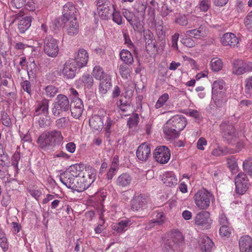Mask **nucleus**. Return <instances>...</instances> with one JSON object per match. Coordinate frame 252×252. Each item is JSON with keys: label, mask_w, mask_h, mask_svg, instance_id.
I'll use <instances>...</instances> for the list:
<instances>
[{"label": "nucleus", "mask_w": 252, "mask_h": 252, "mask_svg": "<svg viewBox=\"0 0 252 252\" xmlns=\"http://www.w3.org/2000/svg\"><path fill=\"white\" fill-rule=\"evenodd\" d=\"M63 137L61 131L54 129L43 132L39 136L37 143L44 150H49L63 143Z\"/></svg>", "instance_id": "f257e3e1"}, {"label": "nucleus", "mask_w": 252, "mask_h": 252, "mask_svg": "<svg viewBox=\"0 0 252 252\" xmlns=\"http://www.w3.org/2000/svg\"><path fill=\"white\" fill-rule=\"evenodd\" d=\"M82 175L77 178L79 184H77L79 192L88 189L96 179V171L95 169L90 166L85 167L82 170Z\"/></svg>", "instance_id": "f03ea898"}, {"label": "nucleus", "mask_w": 252, "mask_h": 252, "mask_svg": "<svg viewBox=\"0 0 252 252\" xmlns=\"http://www.w3.org/2000/svg\"><path fill=\"white\" fill-rule=\"evenodd\" d=\"M183 237L181 233H176L170 239L166 240L162 248V252H181Z\"/></svg>", "instance_id": "7ed1b4c3"}, {"label": "nucleus", "mask_w": 252, "mask_h": 252, "mask_svg": "<svg viewBox=\"0 0 252 252\" xmlns=\"http://www.w3.org/2000/svg\"><path fill=\"white\" fill-rule=\"evenodd\" d=\"M70 103L68 97L64 94H59L52 104L51 112L55 117H60L63 112L68 111Z\"/></svg>", "instance_id": "20e7f679"}, {"label": "nucleus", "mask_w": 252, "mask_h": 252, "mask_svg": "<svg viewBox=\"0 0 252 252\" xmlns=\"http://www.w3.org/2000/svg\"><path fill=\"white\" fill-rule=\"evenodd\" d=\"M193 200L196 206L200 210H206L209 206L211 201L214 200V196L205 189L197 191L193 196Z\"/></svg>", "instance_id": "39448f33"}, {"label": "nucleus", "mask_w": 252, "mask_h": 252, "mask_svg": "<svg viewBox=\"0 0 252 252\" xmlns=\"http://www.w3.org/2000/svg\"><path fill=\"white\" fill-rule=\"evenodd\" d=\"M43 50L48 56L56 57L59 52L58 40L51 35L46 36L44 40Z\"/></svg>", "instance_id": "423d86ee"}, {"label": "nucleus", "mask_w": 252, "mask_h": 252, "mask_svg": "<svg viewBox=\"0 0 252 252\" xmlns=\"http://www.w3.org/2000/svg\"><path fill=\"white\" fill-rule=\"evenodd\" d=\"M194 224L203 229L210 228L212 220L208 211H202L198 212L194 218Z\"/></svg>", "instance_id": "0eeeda50"}, {"label": "nucleus", "mask_w": 252, "mask_h": 252, "mask_svg": "<svg viewBox=\"0 0 252 252\" xmlns=\"http://www.w3.org/2000/svg\"><path fill=\"white\" fill-rule=\"evenodd\" d=\"M235 191L239 194H244L250 186L247 175L243 172L239 173L235 178Z\"/></svg>", "instance_id": "6e6552de"}, {"label": "nucleus", "mask_w": 252, "mask_h": 252, "mask_svg": "<svg viewBox=\"0 0 252 252\" xmlns=\"http://www.w3.org/2000/svg\"><path fill=\"white\" fill-rule=\"evenodd\" d=\"M97 12L102 20H108L111 16L110 7L113 3L109 0H96Z\"/></svg>", "instance_id": "1a4fd4ad"}, {"label": "nucleus", "mask_w": 252, "mask_h": 252, "mask_svg": "<svg viewBox=\"0 0 252 252\" xmlns=\"http://www.w3.org/2000/svg\"><path fill=\"white\" fill-rule=\"evenodd\" d=\"M252 70V63L241 60H234L232 64V73L236 75H242Z\"/></svg>", "instance_id": "9d476101"}, {"label": "nucleus", "mask_w": 252, "mask_h": 252, "mask_svg": "<svg viewBox=\"0 0 252 252\" xmlns=\"http://www.w3.org/2000/svg\"><path fill=\"white\" fill-rule=\"evenodd\" d=\"M153 155L156 160L161 164L167 163L170 158V150L164 146L157 147Z\"/></svg>", "instance_id": "9b49d317"}, {"label": "nucleus", "mask_w": 252, "mask_h": 252, "mask_svg": "<svg viewBox=\"0 0 252 252\" xmlns=\"http://www.w3.org/2000/svg\"><path fill=\"white\" fill-rule=\"evenodd\" d=\"M77 67L76 62L73 59L67 60L62 69L63 77L66 79H73L75 76Z\"/></svg>", "instance_id": "f8f14e48"}, {"label": "nucleus", "mask_w": 252, "mask_h": 252, "mask_svg": "<svg viewBox=\"0 0 252 252\" xmlns=\"http://www.w3.org/2000/svg\"><path fill=\"white\" fill-rule=\"evenodd\" d=\"M220 132L225 140L230 142L235 138V129L233 125L228 122H224L220 125Z\"/></svg>", "instance_id": "ddd939ff"}, {"label": "nucleus", "mask_w": 252, "mask_h": 252, "mask_svg": "<svg viewBox=\"0 0 252 252\" xmlns=\"http://www.w3.org/2000/svg\"><path fill=\"white\" fill-rule=\"evenodd\" d=\"M151 154V149L150 144L143 143L140 144L136 151V155L139 160L146 162L148 160Z\"/></svg>", "instance_id": "4468645a"}, {"label": "nucleus", "mask_w": 252, "mask_h": 252, "mask_svg": "<svg viewBox=\"0 0 252 252\" xmlns=\"http://www.w3.org/2000/svg\"><path fill=\"white\" fill-rule=\"evenodd\" d=\"M65 22V29L67 34L70 37H73L79 32V25L76 18L70 17Z\"/></svg>", "instance_id": "2eb2a0df"}, {"label": "nucleus", "mask_w": 252, "mask_h": 252, "mask_svg": "<svg viewBox=\"0 0 252 252\" xmlns=\"http://www.w3.org/2000/svg\"><path fill=\"white\" fill-rule=\"evenodd\" d=\"M71 116L75 119H79L84 110V105L82 100L79 98L72 99L70 104Z\"/></svg>", "instance_id": "dca6fc26"}, {"label": "nucleus", "mask_w": 252, "mask_h": 252, "mask_svg": "<svg viewBox=\"0 0 252 252\" xmlns=\"http://www.w3.org/2000/svg\"><path fill=\"white\" fill-rule=\"evenodd\" d=\"M22 16L23 14L21 12L16 15V19L19 20L18 29L21 33H25L29 29L32 19L30 16Z\"/></svg>", "instance_id": "f3484780"}, {"label": "nucleus", "mask_w": 252, "mask_h": 252, "mask_svg": "<svg viewBox=\"0 0 252 252\" xmlns=\"http://www.w3.org/2000/svg\"><path fill=\"white\" fill-rule=\"evenodd\" d=\"M230 95L226 92L220 94H212V98L216 108H221L224 107L227 102Z\"/></svg>", "instance_id": "a211bd4d"}, {"label": "nucleus", "mask_w": 252, "mask_h": 252, "mask_svg": "<svg viewBox=\"0 0 252 252\" xmlns=\"http://www.w3.org/2000/svg\"><path fill=\"white\" fill-rule=\"evenodd\" d=\"M167 123L172 126L179 132L182 130L186 126V118L182 115H176L169 119Z\"/></svg>", "instance_id": "6ab92c4d"}, {"label": "nucleus", "mask_w": 252, "mask_h": 252, "mask_svg": "<svg viewBox=\"0 0 252 252\" xmlns=\"http://www.w3.org/2000/svg\"><path fill=\"white\" fill-rule=\"evenodd\" d=\"M49 100L44 97L40 100H37L35 104L34 114L35 115H47L49 112Z\"/></svg>", "instance_id": "aec40b11"}, {"label": "nucleus", "mask_w": 252, "mask_h": 252, "mask_svg": "<svg viewBox=\"0 0 252 252\" xmlns=\"http://www.w3.org/2000/svg\"><path fill=\"white\" fill-rule=\"evenodd\" d=\"M147 199L142 195L136 196L131 200V209L133 211L143 210L147 207Z\"/></svg>", "instance_id": "412c9836"}, {"label": "nucleus", "mask_w": 252, "mask_h": 252, "mask_svg": "<svg viewBox=\"0 0 252 252\" xmlns=\"http://www.w3.org/2000/svg\"><path fill=\"white\" fill-rule=\"evenodd\" d=\"M76 63V65L78 68H82L85 66L88 61L89 55L86 50L80 49L75 58L73 59Z\"/></svg>", "instance_id": "4be33fe9"}, {"label": "nucleus", "mask_w": 252, "mask_h": 252, "mask_svg": "<svg viewBox=\"0 0 252 252\" xmlns=\"http://www.w3.org/2000/svg\"><path fill=\"white\" fill-rule=\"evenodd\" d=\"M199 246L202 252H213L215 245L212 240L207 236H203L200 240Z\"/></svg>", "instance_id": "5701e85b"}, {"label": "nucleus", "mask_w": 252, "mask_h": 252, "mask_svg": "<svg viewBox=\"0 0 252 252\" xmlns=\"http://www.w3.org/2000/svg\"><path fill=\"white\" fill-rule=\"evenodd\" d=\"M186 34L195 39H201L207 35V29L205 26L201 25L198 29L186 31Z\"/></svg>", "instance_id": "b1692460"}, {"label": "nucleus", "mask_w": 252, "mask_h": 252, "mask_svg": "<svg viewBox=\"0 0 252 252\" xmlns=\"http://www.w3.org/2000/svg\"><path fill=\"white\" fill-rule=\"evenodd\" d=\"M239 244L240 252H252V239L250 236L241 237Z\"/></svg>", "instance_id": "393cba45"}, {"label": "nucleus", "mask_w": 252, "mask_h": 252, "mask_svg": "<svg viewBox=\"0 0 252 252\" xmlns=\"http://www.w3.org/2000/svg\"><path fill=\"white\" fill-rule=\"evenodd\" d=\"M132 181V177L127 173L120 175L116 180V184L122 188H126L130 186Z\"/></svg>", "instance_id": "a878e982"}, {"label": "nucleus", "mask_w": 252, "mask_h": 252, "mask_svg": "<svg viewBox=\"0 0 252 252\" xmlns=\"http://www.w3.org/2000/svg\"><path fill=\"white\" fill-rule=\"evenodd\" d=\"M221 42L223 46H234L238 43V39L232 33H226L221 38Z\"/></svg>", "instance_id": "bb28decb"}, {"label": "nucleus", "mask_w": 252, "mask_h": 252, "mask_svg": "<svg viewBox=\"0 0 252 252\" xmlns=\"http://www.w3.org/2000/svg\"><path fill=\"white\" fill-rule=\"evenodd\" d=\"M90 127L94 131H100L104 126L103 120L99 115H94L89 120Z\"/></svg>", "instance_id": "cd10ccee"}, {"label": "nucleus", "mask_w": 252, "mask_h": 252, "mask_svg": "<svg viewBox=\"0 0 252 252\" xmlns=\"http://www.w3.org/2000/svg\"><path fill=\"white\" fill-rule=\"evenodd\" d=\"M163 132L167 139H175L178 137L179 131L167 123L163 126Z\"/></svg>", "instance_id": "c85d7f7f"}, {"label": "nucleus", "mask_w": 252, "mask_h": 252, "mask_svg": "<svg viewBox=\"0 0 252 252\" xmlns=\"http://www.w3.org/2000/svg\"><path fill=\"white\" fill-rule=\"evenodd\" d=\"M162 181L167 186L171 187L177 185L178 180L175 174L171 171L166 172L163 174Z\"/></svg>", "instance_id": "c756f323"}, {"label": "nucleus", "mask_w": 252, "mask_h": 252, "mask_svg": "<svg viewBox=\"0 0 252 252\" xmlns=\"http://www.w3.org/2000/svg\"><path fill=\"white\" fill-rule=\"evenodd\" d=\"M131 223L128 220H122L118 223L112 225V229L118 233H122L126 231Z\"/></svg>", "instance_id": "7c9ffc66"}, {"label": "nucleus", "mask_w": 252, "mask_h": 252, "mask_svg": "<svg viewBox=\"0 0 252 252\" xmlns=\"http://www.w3.org/2000/svg\"><path fill=\"white\" fill-rule=\"evenodd\" d=\"M75 12V8L72 2H67L65 4L63 8V14L64 20L71 19L70 17H73L72 15Z\"/></svg>", "instance_id": "2f4dec72"}, {"label": "nucleus", "mask_w": 252, "mask_h": 252, "mask_svg": "<svg viewBox=\"0 0 252 252\" xmlns=\"http://www.w3.org/2000/svg\"><path fill=\"white\" fill-rule=\"evenodd\" d=\"M78 84L84 86L85 88L90 89L94 84V79L93 77L87 73L83 74L77 81Z\"/></svg>", "instance_id": "473e14b6"}, {"label": "nucleus", "mask_w": 252, "mask_h": 252, "mask_svg": "<svg viewBox=\"0 0 252 252\" xmlns=\"http://www.w3.org/2000/svg\"><path fill=\"white\" fill-rule=\"evenodd\" d=\"M224 86L225 83L222 80L214 81L212 84V94H217L222 92H226Z\"/></svg>", "instance_id": "72a5a7b5"}, {"label": "nucleus", "mask_w": 252, "mask_h": 252, "mask_svg": "<svg viewBox=\"0 0 252 252\" xmlns=\"http://www.w3.org/2000/svg\"><path fill=\"white\" fill-rule=\"evenodd\" d=\"M120 56L121 60L126 64H131L133 62V58L131 53L127 50L123 49L120 53Z\"/></svg>", "instance_id": "f704fd0d"}, {"label": "nucleus", "mask_w": 252, "mask_h": 252, "mask_svg": "<svg viewBox=\"0 0 252 252\" xmlns=\"http://www.w3.org/2000/svg\"><path fill=\"white\" fill-rule=\"evenodd\" d=\"M59 178L61 182L67 188L70 189L71 187H73L72 183L75 180V178L69 174H67L63 172L61 174Z\"/></svg>", "instance_id": "c9c22d12"}, {"label": "nucleus", "mask_w": 252, "mask_h": 252, "mask_svg": "<svg viewBox=\"0 0 252 252\" xmlns=\"http://www.w3.org/2000/svg\"><path fill=\"white\" fill-rule=\"evenodd\" d=\"M113 8V12L111 13V16L113 21L118 25H121L123 24V17L119 10L117 9V5L115 4L112 5Z\"/></svg>", "instance_id": "e433bc0d"}, {"label": "nucleus", "mask_w": 252, "mask_h": 252, "mask_svg": "<svg viewBox=\"0 0 252 252\" xmlns=\"http://www.w3.org/2000/svg\"><path fill=\"white\" fill-rule=\"evenodd\" d=\"M43 89L44 94L48 98L54 97L59 92L58 88L52 85L46 86Z\"/></svg>", "instance_id": "4c0bfd02"}, {"label": "nucleus", "mask_w": 252, "mask_h": 252, "mask_svg": "<svg viewBox=\"0 0 252 252\" xmlns=\"http://www.w3.org/2000/svg\"><path fill=\"white\" fill-rule=\"evenodd\" d=\"M65 174H69L73 178H77L78 177L81 176L82 173V171H80V167L77 165H73L68 168V169L64 172Z\"/></svg>", "instance_id": "58836bf2"}, {"label": "nucleus", "mask_w": 252, "mask_h": 252, "mask_svg": "<svg viewBox=\"0 0 252 252\" xmlns=\"http://www.w3.org/2000/svg\"><path fill=\"white\" fill-rule=\"evenodd\" d=\"M111 87V84L109 80L105 79L101 81L98 88L99 93L102 95L106 94Z\"/></svg>", "instance_id": "ea45409f"}, {"label": "nucleus", "mask_w": 252, "mask_h": 252, "mask_svg": "<svg viewBox=\"0 0 252 252\" xmlns=\"http://www.w3.org/2000/svg\"><path fill=\"white\" fill-rule=\"evenodd\" d=\"M130 25L133 28L134 31H140L143 28V24L138 16L135 15L132 19L131 22H129Z\"/></svg>", "instance_id": "a19ab883"}, {"label": "nucleus", "mask_w": 252, "mask_h": 252, "mask_svg": "<svg viewBox=\"0 0 252 252\" xmlns=\"http://www.w3.org/2000/svg\"><path fill=\"white\" fill-rule=\"evenodd\" d=\"M27 70L29 75L35 74L37 67L33 58L29 59L27 65Z\"/></svg>", "instance_id": "79ce46f5"}, {"label": "nucleus", "mask_w": 252, "mask_h": 252, "mask_svg": "<svg viewBox=\"0 0 252 252\" xmlns=\"http://www.w3.org/2000/svg\"><path fill=\"white\" fill-rule=\"evenodd\" d=\"M210 65L212 69L214 71H218L222 67V62L221 60L218 58H215L212 59Z\"/></svg>", "instance_id": "37998d69"}, {"label": "nucleus", "mask_w": 252, "mask_h": 252, "mask_svg": "<svg viewBox=\"0 0 252 252\" xmlns=\"http://www.w3.org/2000/svg\"><path fill=\"white\" fill-rule=\"evenodd\" d=\"M119 70L121 77L123 79H127L130 76L131 69L127 65L124 64L120 65Z\"/></svg>", "instance_id": "c03bdc74"}, {"label": "nucleus", "mask_w": 252, "mask_h": 252, "mask_svg": "<svg viewBox=\"0 0 252 252\" xmlns=\"http://www.w3.org/2000/svg\"><path fill=\"white\" fill-rule=\"evenodd\" d=\"M169 99V95L167 93H164L160 96L157 100L155 107L156 109H159L162 107Z\"/></svg>", "instance_id": "a18cd8bd"}, {"label": "nucleus", "mask_w": 252, "mask_h": 252, "mask_svg": "<svg viewBox=\"0 0 252 252\" xmlns=\"http://www.w3.org/2000/svg\"><path fill=\"white\" fill-rule=\"evenodd\" d=\"M139 116L137 114H133L127 121V125L130 128L136 126L139 123Z\"/></svg>", "instance_id": "49530a36"}, {"label": "nucleus", "mask_w": 252, "mask_h": 252, "mask_svg": "<svg viewBox=\"0 0 252 252\" xmlns=\"http://www.w3.org/2000/svg\"><path fill=\"white\" fill-rule=\"evenodd\" d=\"M104 120H105V123L104 124L105 130L107 133H110L111 132V127L112 125L114 123V120L113 118H112L109 115H106L103 117Z\"/></svg>", "instance_id": "de8ad7c7"}, {"label": "nucleus", "mask_w": 252, "mask_h": 252, "mask_svg": "<svg viewBox=\"0 0 252 252\" xmlns=\"http://www.w3.org/2000/svg\"><path fill=\"white\" fill-rule=\"evenodd\" d=\"M154 217L155 218L153 220L158 225H162L165 222L166 217L163 212H157Z\"/></svg>", "instance_id": "09e8293b"}, {"label": "nucleus", "mask_w": 252, "mask_h": 252, "mask_svg": "<svg viewBox=\"0 0 252 252\" xmlns=\"http://www.w3.org/2000/svg\"><path fill=\"white\" fill-rule=\"evenodd\" d=\"M93 75L96 79L101 80L104 75L102 68L100 66H95L93 69Z\"/></svg>", "instance_id": "8fccbe9b"}, {"label": "nucleus", "mask_w": 252, "mask_h": 252, "mask_svg": "<svg viewBox=\"0 0 252 252\" xmlns=\"http://www.w3.org/2000/svg\"><path fill=\"white\" fill-rule=\"evenodd\" d=\"M68 123V120L65 117H62L55 121V126L58 129L66 127Z\"/></svg>", "instance_id": "3c124183"}, {"label": "nucleus", "mask_w": 252, "mask_h": 252, "mask_svg": "<svg viewBox=\"0 0 252 252\" xmlns=\"http://www.w3.org/2000/svg\"><path fill=\"white\" fill-rule=\"evenodd\" d=\"M244 23L246 29L252 32V11L249 12L245 18Z\"/></svg>", "instance_id": "603ef678"}, {"label": "nucleus", "mask_w": 252, "mask_h": 252, "mask_svg": "<svg viewBox=\"0 0 252 252\" xmlns=\"http://www.w3.org/2000/svg\"><path fill=\"white\" fill-rule=\"evenodd\" d=\"M220 234L222 237H228L231 234L230 224L220 225Z\"/></svg>", "instance_id": "864d4df0"}, {"label": "nucleus", "mask_w": 252, "mask_h": 252, "mask_svg": "<svg viewBox=\"0 0 252 252\" xmlns=\"http://www.w3.org/2000/svg\"><path fill=\"white\" fill-rule=\"evenodd\" d=\"M180 94L183 95L184 98L180 100L178 105L181 107H186L189 106L190 103V100L187 97V93L185 91H180Z\"/></svg>", "instance_id": "5fc2aeb1"}, {"label": "nucleus", "mask_w": 252, "mask_h": 252, "mask_svg": "<svg viewBox=\"0 0 252 252\" xmlns=\"http://www.w3.org/2000/svg\"><path fill=\"white\" fill-rule=\"evenodd\" d=\"M228 168L232 172H235L238 170V164L235 158H231L227 159Z\"/></svg>", "instance_id": "6e6d98bb"}, {"label": "nucleus", "mask_w": 252, "mask_h": 252, "mask_svg": "<svg viewBox=\"0 0 252 252\" xmlns=\"http://www.w3.org/2000/svg\"><path fill=\"white\" fill-rule=\"evenodd\" d=\"M218 222L220 225L230 224L228 218L222 211L219 213Z\"/></svg>", "instance_id": "4d7b16f0"}, {"label": "nucleus", "mask_w": 252, "mask_h": 252, "mask_svg": "<svg viewBox=\"0 0 252 252\" xmlns=\"http://www.w3.org/2000/svg\"><path fill=\"white\" fill-rule=\"evenodd\" d=\"M244 170L248 174L252 175V159L249 158L244 161L243 164Z\"/></svg>", "instance_id": "13d9d810"}, {"label": "nucleus", "mask_w": 252, "mask_h": 252, "mask_svg": "<svg viewBox=\"0 0 252 252\" xmlns=\"http://www.w3.org/2000/svg\"><path fill=\"white\" fill-rule=\"evenodd\" d=\"M26 0H10V6L13 8L20 9L25 4Z\"/></svg>", "instance_id": "bf43d9fd"}, {"label": "nucleus", "mask_w": 252, "mask_h": 252, "mask_svg": "<svg viewBox=\"0 0 252 252\" xmlns=\"http://www.w3.org/2000/svg\"><path fill=\"white\" fill-rule=\"evenodd\" d=\"M118 106L119 107L120 109L124 112H127L130 108V106L129 103H128L126 101L123 102V101L121 99H120L117 102Z\"/></svg>", "instance_id": "052dcab7"}, {"label": "nucleus", "mask_w": 252, "mask_h": 252, "mask_svg": "<svg viewBox=\"0 0 252 252\" xmlns=\"http://www.w3.org/2000/svg\"><path fill=\"white\" fill-rule=\"evenodd\" d=\"M210 6L211 1L210 0H201L199 4V9L203 12H206Z\"/></svg>", "instance_id": "680f3d73"}, {"label": "nucleus", "mask_w": 252, "mask_h": 252, "mask_svg": "<svg viewBox=\"0 0 252 252\" xmlns=\"http://www.w3.org/2000/svg\"><path fill=\"white\" fill-rule=\"evenodd\" d=\"M181 42L184 45L189 48L194 47L195 45V42L189 36L183 38Z\"/></svg>", "instance_id": "e2e57ef3"}, {"label": "nucleus", "mask_w": 252, "mask_h": 252, "mask_svg": "<svg viewBox=\"0 0 252 252\" xmlns=\"http://www.w3.org/2000/svg\"><path fill=\"white\" fill-rule=\"evenodd\" d=\"M245 7L243 3L240 0H237L235 6V12L237 14L245 12Z\"/></svg>", "instance_id": "0e129e2a"}, {"label": "nucleus", "mask_w": 252, "mask_h": 252, "mask_svg": "<svg viewBox=\"0 0 252 252\" xmlns=\"http://www.w3.org/2000/svg\"><path fill=\"white\" fill-rule=\"evenodd\" d=\"M38 123L39 126L42 128L48 127L50 125L49 119L47 117V115H44V117L40 118Z\"/></svg>", "instance_id": "69168bd1"}, {"label": "nucleus", "mask_w": 252, "mask_h": 252, "mask_svg": "<svg viewBox=\"0 0 252 252\" xmlns=\"http://www.w3.org/2000/svg\"><path fill=\"white\" fill-rule=\"evenodd\" d=\"M122 13L124 17L126 19L129 23L130 22H131L132 19L135 16V14L132 12H131L126 9H123Z\"/></svg>", "instance_id": "338daca9"}, {"label": "nucleus", "mask_w": 252, "mask_h": 252, "mask_svg": "<svg viewBox=\"0 0 252 252\" xmlns=\"http://www.w3.org/2000/svg\"><path fill=\"white\" fill-rule=\"evenodd\" d=\"M252 89V75L246 79L245 81V90L246 93H249Z\"/></svg>", "instance_id": "774afa93"}]
</instances>
